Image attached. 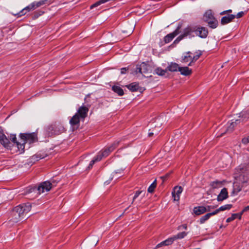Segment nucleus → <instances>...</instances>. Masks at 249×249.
Here are the masks:
<instances>
[{
	"label": "nucleus",
	"mask_w": 249,
	"mask_h": 249,
	"mask_svg": "<svg viewBox=\"0 0 249 249\" xmlns=\"http://www.w3.org/2000/svg\"><path fill=\"white\" fill-rule=\"evenodd\" d=\"M32 206L30 203L20 204L14 208L10 213L9 220L4 223L8 227H12L26 217V214L31 210Z\"/></svg>",
	"instance_id": "1"
},
{
	"label": "nucleus",
	"mask_w": 249,
	"mask_h": 249,
	"mask_svg": "<svg viewBox=\"0 0 249 249\" xmlns=\"http://www.w3.org/2000/svg\"><path fill=\"white\" fill-rule=\"evenodd\" d=\"M249 179V163L240 165L234 170V195L241 190L242 184Z\"/></svg>",
	"instance_id": "2"
},
{
	"label": "nucleus",
	"mask_w": 249,
	"mask_h": 249,
	"mask_svg": "<svg viewBox=\"0 0 249 249\" xmlns=\"http://www.w3.org/2000/svg\"><path fill=\"white\" fill-rule=\"evenodd\" d=\"M54 185L50 181H46L40 183V184L36 188V187H27L24 193V195H30L33 194L30 197L35 198L38 195L44 192L45 191H49L53 187Z\"/></svg>",
	"instance_id": "3"
},
{
	"label": "nucleus",
	"mask_w": 249,
	"mask_h": 249,
	"mask_svg": "<svg viewBox=\"0 0 249 249\" xmlns=\"http://www.w3.org/2000/svg\"><path fill=\"white\" fill-rule=\"evenodd\" d=\"M63 127L56 124H52L45 128L46 134L48 136H51L53 135H58L63 130Z\"/></svg>",
	"instance_id": "4"
},
{
	"label": "nucleus",
	"mask_w": 249,
	"mask_h": 249,
	"mask_svg": "<svg viewBox=\"0 0 249 249\" xmlns=\"http://www.w3.org/2000/svg\"><path fill=\"white\" fill-rule=\"evenodd\" d=\"M120 141H116L110 146L105 147L103 150L101 151L97 155L101 157V160L103 158L107 157L110 153L112 152L119 144Z\"/></svg>",
	"instance_id": "5"
},
{
	"label": "nucleus",
	"mask_w": 249,
	"mask_h": 249,
	"mask_svg": "<svg viewBox=\"0 0 249 249\" xmlns=\"http://www.w3.org/2000/svg\"><path fill=\"white\" fill-rule=\"evenodd\" d=\"M20 138L24 143H33L37 141V135L36 133H20Z\"/></svg>",
	"instance_id": "6"
},
{
	"label": "nucleus",
	"mask_w": 249,
	"mask_h": 249,
	"mask_svg": "<svg viewBox=\"0 0 249 249\" xmlns=\"http://www.w3.org/2000/svg\"><path fill=\"white\" fill-rule=\"evenodd\" d=\"M194 26L186 27L184 29L182 34L178 37L174 41V43H178L183 37L191 35L192 33L194 32Z\"/></svg>",
	"instance_id": "7"
},
{
	"label": "nucleus",
	"mask_w": 249,
	"mask_h": 249,
	"mask_svg": "<svg viewBox=\"0 0 249 249\" xmlns=\"http://www.w3.org/2000/svg\"><path fill=\"white\" fill-rule=\"evenodd\" d=\"M194 32L196 35L201 38H206L208 34V30L205 27L194 26Z\"/></svg>",
	"instance_id": "8"
},
{
	"label": "nucleus",
	"mask_w": 249,
	"mask_h": 249,
	"mask_svg": "<svg viewBox=\"0 0 249 249\" xmlns=\"http://www.w3.org/2000/svg\"><path fill=\"white\" fill-rule=\"evenodd\" d=\"M148 67H149L145 63L143 62L139 65H137L135 72L136 74L141 73L144 75L145 73L148 72Z\"/></svg>",
	"instance_id": "9"
},
{
	"label": "nucleus",
	"mask_w": 249,
	"mask_h": 249,
	"mask_svg": "<svg viewBox=\"0 0 249 249\" xmlns=\"http://www.w3.org/2000/svg\"><path fill=\"white\" fill-rule=\"evenodd\" d=\"M35 10V6L33 2L31 3L29 5L25 7L24 8L22 9L18 13L16 14L13 13L12 14L14 16H17L18 17H21L22 16L25 15L27 12H30Z\"/></svg>",
	"instance_id": "10"
},
{
	"label": "nucleus",
	"mask_w": 249,
	"mask_h": 249,
	"mask_svg": "<svg viewBox=\"0 0 249 249\" xmlns=\"http://www.w3.org/2000/svg\"><path fill=\"white\" fill-rule=\"evenodd\" d=\"M0 143L7 148L11 147V142L9 140L2 131H0Z\"/></svg>",
	"instance_id": "11"
},
{
	"label": "nucleus",
	"mask_w": 249,
	"mask_h": 249,
	"mask_svg": "<svg viewBox=\"0 0 249 249\" xmlns=\"http://www.w3.org/2000/svg\"><path fill=\"white\" fill-rule=\"evenodd\" d=\"M183 191L181 186H176L174 187V191L172 192V196L174 201H178L180 198V195Z\"/></svg>",
	"instance_id": "12"
},
{
	"label": "nucleus",
	"mask_w": 249,
	"mask_h": 249,
	"mask_svg": "<svg viewBox=\"0 0 249 249\" xmlns=\"http://www.w3.org/2000/svg\"><path fill=\"white\" fill-rule=\"evenodd\" d=\"M89 111V108L85 106H82L79 108L76 114H77L82 119L86 117Z\"/></svg>",
	"instance_id": "13"
},
{
	"label": "nucleus",
	"mask_w": 249,
	"mask_h": 249,
	"mask_svg": "<svg viewBox=\"0 0 249 249\" xmlns=\"http://www.w3.org/2000/svg\"><path fill=\"white\" fill-rule=\"evenodd\" d=\"M53 1V0H40L38 1H35L33 2L36 9L44 5H50Z\"/></svg>",
	"instance_id": "14"
},
{
	"label": "nucleus",
	"mask_w": 249,
	"mask_h": 249,
	"mask_svg": "<svg viewBox=\"0 0 249 249\" xmlns=\"http://www.w3.org/2000/svg\"><path fill=\"white\" fill-rule=\"evenodd\" d=\"M228 197V193L227 189L224 188L221 190L219 194L218 195L217 199L218 201H222L227 198Z\"/></svg>",
	"instance_id": "15"
},
{
	"label": "nucleus",
	"mask_w": 249,
	"mask_h": 249,
	"mask_svg": "<svg viewBox=\"0 0 249 249\" xmlns=\"http://www.w3.org/2000/svg\"><path fill=\"white\" fill-rule=\"evenodd\" d=\"M192 53L190 52L184 53L181 56V62L184 63L189 62L190 63L192 59Z\"/></svg>",
	"instance_id": "16"
},
{
	"label": "nucleus",
	"mask_w": 249,
	"mask_h": 249,
	"mask_svg": "<svg viewBox=\"0 0 249 249\" xmlns=\"http://www.w3.org/2000/svg\"><path fill=\"white\" fill-rule=\"evenodd\" d=\"M178 29H179V28H178L177 30H176L174 32L168 34L167 35H166L164 37V42L166 43H169L170 41H171L173 40V39L176 36H177L178 35Z\"/></svg>",
	"instance_id": "17"
},
{
	"label": "nucleus",
	"mask_w": 249,
	"mask_h": 249,
	"mask_svg": "<svg viewBox=\"0 0 249 249\" xmlns=\"http://www.w3.org/2000/svg\"><path fill=\"white\" fill-rule=\"evenodd\" d=\"M80 119L81 118L75 114L70 120V123L72 126H76L77 127L79 125Z\"/></svg>",
	"instance_id": "18"
},
{
	"label": "nucleus",
	"mask_w": 249,
	"mask_h": 249,
	"mask_svg": "<svg viewBox=\"0 0 249 249\" xmlns=\"http://www.w3.org/2000/svg\"><path fill=\"white\" fill-rule=\"evenodd\" d=\"M193 212L196 215H199L206 213V209L203 206L195 207L193 209Z\"/></svg>",
	"instance_id": "19"
},
{
	"label": "nucleus",
	"mask_w": 249,
	"mask_h": 249,
	"mask_svg": "<svg viewBox=\"0 0 249 249\" xmlns=\"http://www.w3.org/2000/svg\"><path fill=\"white\" fill-rule=\"evenodd\" d=\"M179 68L177 63L172 62L167 67L166 70L171 72L179 71Z\"/></svg>",
	"instance_id": "20"
},
{
	"label": "nucleus",
	"mask_w": 249,
	"mask_h": 249,
	"mask_svg": "<svg viewBox=\"0 0 249 249\" xmlns=\"http://www.w3.org/2000/svg\"><path fill=\"white\" fill-rule=\"evenodd\" d=\"M175 240V239H174V236L169 238L168 239H167L161 242L160 244H158L156 246V248H160L163 245L168 246V245H171Z\"/></svg>",
	"instance_id": "21"
},
{
	"label": "nucleus",
	"mask_w": 249,
	"mask_h": 249,
	"mask_svg": "<svg viewBox=\"0 0 249 249\" xmlns=\"http://www.w3.org/2000/svg\"><path fill=\"white\" fill-rule=\"evenodd\" d=\"M179 71L180 74L184 76L190 75L192 72V70L190 69L188 67H180Z\"/></svg>",
	"instance_id": "22"
},
{
	"label": "nucleus",
	"mask_w": 249,
	"mask_h": 249,
	"mask_svg": "<svg viewBox=\"0 0 249 249\" xmlns=\"http://www.w3.org/2000/svg\"><path fill=\"white\" fill-rule=\"evenodd\" d=\"M233 19V15H228L221 18V23L222 25H224L231 22Z\"/></svg>",
	"instance_id": "23"
},
{
	"label": "nucleus",
	"mask_w": 249,
	"mask_h": 249,
	"mask_svg": "<svg viewBox=\"0 0 249 249\" xmlns=\"http://www.w3.org/2000/svg\"><path fill=\"white\" fill-rule=\"evenodd\" d=\"M214 17L213 16V14L212 11L211 10H207L204 14L203 16V19L205 21L207 20H212V19H213Z\"/></svg>",
	"instance_id": "24"
},
{
	"label": "nucleus",
	"mask_w": 249,
	"mask_h": 249,
	"mask_svg": "<svg viewBox=\"0 0 249 249\" xmlns=\"http://www.w3.org/2000/svg\"><path fill=\"white\" fill-rule=\"evenodd\" d=\"M206 22L208 23L210 27L213 29L216 28L218 24L217 20L215 18H213V19L207 20Z\"/></svg>",
	"instance_id": "25"
},
{
	"label": "nucleus",
	"mask_w": 249,
	"mask_h": 249,
	"mask_svg": "<svg viewBox=\"0 0 249 249\" xmlns=\"http://www.w3.org/2000/svg\"><path fill=\"white\" fill-rule=\"evenodd\" d=\"M202 55V52L200 51H198L196 52V55L192 56V61L189 63L188 66H191L192 64L195 63L196 60H197L200 56Z\"/></svg>",
	"instance_id": "26"
},
{
	"label": "nucleus",
	"mask_w": 249,
	"mask_h": 249,
	"mask_svg": "<svg viewBox=\"0 0 249 249\" xmlns=\"http://www.w3.org/2000/svg\"><path fill=\"white\" fill-rule=\"evenodd\" d=\"M202 55V52L200 51H198L196 52V55L192 56V61L189 63L188 66H191L192 64L195 63L196 60H197L200 56Z\"/></svg>",
	"instance_id": "27"
},
{
	"label": "nucleus",
	"mask_w": 249,
	"mask_h": 249,
	"mask_svg": "<svg viewBox=\"0 0 249 249\" xmlns=\"http://www.w3.org/2000/svg\"><path fill=\"white\" fill-rule=\"evenodd\" d=\"M202 55V52L200 51H198L196 52V55L192 56V61L189 63L188 66H191L192 64L195 63L196 60H197L200 56Z\"/></svg>",
	"instance_id": "28"
},
{
	"label": "nucleus",
	"mask_w": 249,
	"mask_h": 249,
	"mask_svg": "<svg viewBox=\"0 0 249 249\" xmlns=\"http://www.w3.org/2000/svg\"><path fill=\"white\" fill-rule=\"evenodd\" d=\"M112 90L115 93H117L119 96H122L124 95V92L123 89L119 86H113L112 87Z\"/></svg>",
	"instance_id": "29"
},
{
	"label": "nucleus",
	"mask_w": 249,
	"mask_h": 249,
	"mask_svg": "<svg viewBox=\"0 0 249 249\" xmlns=\"http://www.w3.org/2000/svg\"><path fill=\"white\" fill-rule=\"evenodd\" d=\"M126 87L131 91H136L138 90L139 84L136 83H132L126 86Z\"/></svg>",
	"instance_id": "30"
},
{
	"label": "nucleus",
	"mask_w": 249,
	"mask_h": 249,
	"mask_svg": "<svg viewBox=\"0 0 249 249\" xmlns=\"http://www.w3.org/2000/svg\"><path fill=\"white\" fill-rule=\"evenodd\" d=\"M248 211H249V206H248L244 208L240 212H239L238 213H234V219H236V218H237L238 219H241V216H242V215L243 214V213L244 212H247Z\"/></svg>",
	"instance_id": "31"
},
{
	"label": "nucleus",
	"mask_w": 249,
	"mask_h": 249,
	"mask_svg": "<svg viewBox=\"0 0 249 249\" xmlns=\"http://www.w3.org/2000/svg\"><path fill=\"white\" fill-rule=\"evenodd\" d=\"M101 160V157H99V156H96L94 158V159L91 160L88 167V169H90L92 168L93 165L96 162L99 161Z\"/></svg>",
	"instance_id": "32"
},
{
	"label": "nucleus",
	"mask_w": 249,
	"mask_h": 249,
	"mask_svg": "<svg viewBox=\"0 0 249 249\" xmlns=\"http://www.w3.org/2000/svg\"><path fill=\"white\" fill-rule=\"evenodd\" d=\"M239 117L241 118L240 119H236L234 121V124H239L241 121H243L247 117L246 116V112L242 111L241 113H239Z\"/></svg>",
	"instance_id": "33"
},
{
	"label": "nucleus",
	"mask_w": 249,
	"mask_h": 249,
	"mask_svg": "<svg viewBox=\"0 0 249 249\" xmlns=\"http://www.w3.org/2000/svg\"><path fill=\"white\" fill-rule=\"evenodd\" d=\"M211 186L213 189L220 188L222 186V182L217 180L214 181L211 183Z\"/></svg>",
	"instance_id": "34"
},
{
	"label": "nucleus",
	"mask_w": 249,
	"mask_h": 249,
	"mask_svg": "<svg viewBox=\"0 0 249 249\" xmlns=\"http://www.w3.org/2000/svg\"><path fill=\"white\" fill-rule=\"evenodd\" d=\"M232 123H231L230 125L226 129V131L224 132H221L220 134L217 135V137H222L226 132L228 133H232L233 131V126H232Z\"/></svg>",
	"instance_id": "35"
},
{
	"label": "nucleus",
	"mask_w": 249,
	"mask_h": 249,
	"mask_svg": "<svg viewBox=\"0 0 249 249\" xmlns=\"http://www.w3.org/2000/svg\"><path fill=\"white\" fill-rule=\"evenodd\" d=\"M157 186V181L156 179H155L153 182L149 186L147 189V191L148 193H152L154 191L155 189L156 188Z\"/></svg>",
	"instance_id": "36"
},
{
	"label": "nucleus",
	"mask_w": 249,
	"mask_h": 249,
	"mask_svg": "<svg viewBox=\"0 0 249 249\" xmlns=\"http://www.w3.org/2000/svg\"><path fill=\"white\" fill-rule=\"evenodd\" d=\"M167 71V70L166 69V70H164L160 68H158L155 69V71L157 74L160 76H163L165 75Z\"/></svg>",
	"instance_id": "37"
},
{
	"label": "nucleus",
	"mask_w": 249,
	"mask_h": 249,
	"mask_svg": "<svg viewBox=\"0 0 249 249\" xmlns=\"http://www.w3.org/2000/svg\"><path fill=\"white\" fill-rule=\"evenodd\" d=\"M109 0H100L95 3L93 4L90 6V9H93L94 7H96L99 5H100L102 4L105 3L107 1H108Z\"/></svg>",
	"instance_id": "38"
},
{
	"label": "nucleus",
	"mask_w": 249,
	"mask_h": 249,
	"mask_svg": "<svg viewBox=\"0 0 249 249\" xmlns=\"http://www.w3.org/2000/svg\"><path fill=\"white\" fill-rule=\"evenodd\" d=\"M187 234V232H186L185 231L181 232L178 233L177 235H174V239L175 240L178 239H182L185 236H186Z\"/></svg>",
	"instance_id": "39"
},
{
	"label": "nucleus",
	"mask_w": 249,
	"mask_h": 249,
	"mask_svg": "<svg viewBox=\"0 0 249 249\" xmlns=\"http://www.w3.org/2000/svg\"><path fill=\"white\" fill-rule=\"evenodd\" d=\"M231 208H232V205L226 204V205H223V206H221L220 207H219L218 208V210H219V212H220V211H225L226 210H230Z\"/></svg>",
	"instance_id": "40"
},
{
	"label": "nucleus",
	"mask_w": 249,
	"mask_h": 249,
	"mask_svg": "<svg viewBox=\"0 0 249 249\" xmlns=\"http://www.w3.org/2000/svg\"><path fill=\"white\" fill-rule=\"evenodd\" d=\"M210 216L208 214V213H207L206 214L203 215L200 218L199 223L200 224H203L206 221L208 220L210 218Z\"/></svg>",
	"instance_id": "41"
},
{
	"label": "nucleus",
	"mask_w": 249,
	"mask_h": 249,
	"mask_svg": "<svg viewBox=\"0 0 249 249\" xmlns=\"http://www.w3.org/2000/svg\"><path fill=\"white\" fill-rule=\"evenodd\" d=\"M156 127H157V126H156L155 129L154 130H153V132H149L148 136L149 137L153 136L154 134H155L156 135H157L158 134V132L160 130V126L158 127L157 129H156Z\"/></svg>",
	"instance_id": "42"
},
{
	"label": "nucleus",
	"mask_w": 249,
	"mask_h": 249,
	"mask_svg": "<svg viewBox=\"0 0 249 249\" xmlns=\"http://www.w3.org/2000/svg\"><path fill=\"white\" fill-rule=\"evenodd\" d=\"M25 143H20L18 142L16 144L17 145V147H18V150L20 151H21V152H23L24 151V144Z\"/></svg>",
	"instance_id": "43"
},
{
	"label": "nucleus",
	"mask_w": 249,
	"mask_h": 249,
	"mask_svg": "<svg viewBox=\"0 0 249 249\" xmlns=\"http://www.w3.org/2000/svg\"><path fill=\"white\" fill-rule=\"evenodd\" d=\"M10 140L14 143H17L18 142L17 141V137L16 134L10 135Z\"/></svg>",
	"instance_id": "44"
},
{
	"label": "nucleus",
	"mask_w": 249,
	"mask_h": 249,
	"mask_svg": "<svg viewBox=\"0 0 249 249\" xmlns=\"http://www.w3.org/2000/svg\"><path fill=\"white\" fill-rule=\"evenodd\" d=\"M142 191H137L136 192V193L134 195V196L133 198L132 203H133L134 200L140 195V194H141L142 193Z\"/></svg>",
	"instance_id": "45"
},
{
	"label": "nucleus",
	"mask_w": 249,
	"mask_h": 249,
	"mask_svg": "<svg viewBox=\"0 0 249 249\" xmlns=\"http://www.w3.org/2000/svg\"><path fill=\"white\" fill-rule=\"evenodd\" d=\"M246 11H241L238 13L236 15H234V18H237L242 17L245 14Z\"/></svg>",
	"instance_id": "46"
},
{
	"label": "nucleus",
	"mask_w": 249,
	"mask_h": 249,
	"mask_svg": "<svg viewBox=\"0 0 249 249\" xmlns=\"http://www.w3.org/2000/svg\"><path fill=\"white\" fill-rule=\"evenodd\" d=\"M123 171H124V169H118V170H116V171H115L114 172H113L112 173V175L113 177H114V176L117 174L122 175L123 173Z\"/></svg>",
	"instance_id": "47"
},
{
	"label": "nucleus",
	"mask_w": 249,
	"mask_h": 249,
	"mask_svg": "<svg viewBox=\"0 0 249 249\" xmlns=\"http://www.w3.org/2000/svg\"><path fill=\"white\" fill-rule=\"evenodd\" d=\"M215 207L214 206H210V205H208V206L205 207V208L206 209V212H210L212 209H214Z\"/></svg>",
	"instance_id": "48"
},
{
	"label": "nucleus",
	"mask_w": 249,
	"mask_h": 249,
	"mask_svg": "<svg viewBox=\"0 0 249 249\" xmlns=\"http://www.w3.org/2000/svg\"><path fill=\"white\" fill-rule=\"evenodd\" d=\"M219 212V211L218 209H217L212 213H208V214L211 217V216H213V215L217 214Z\"/></svg>",
	"instance_id": "49"
},
{
	"label": "nucleus",
	"mask_w": 249,
	"mask_h": 249,
	"mask_svg": "<svg viewBox=\"0 0 249 249\" xmlns=\"http://www.w3.org/2000/svg\"><path fill=\"white\" fill-rule=\"evenodd\" d=\"M242 142L244 144H247L249 142V136L247 138H244L242 139Z\"/></svg>",
	"instance_id": "50"
},
{
	"label": "nucleus",
	"mask_w": 249,
	"mask_h": 249,
	"mask_svg": "<svg viewBox=\"0 0 249 249\" xmlns=\"http://www.w3.org/2000/svg\"><path fill=\"white\" fill-rule=\"evenodd\" d=\"M169 174H167L165 176L160 177V178L162 179L163 181H164L169 177Z\"/></svg>",
	"instance_id": "51"
},
{
	"label": "nucleus",
	"mask_w": 249,
	"mask_h": 249,
	"mask_svg": "<svg viewBox=\"0 0 249 249\" xmlns=\"http://www.w3.org/2000/svg\"><path fill=\"white\" fill-rule=\"evenodd\" d=\"M128 70V68H123L121 69V74H124L126 71Z\"/></svg>",
	"instance_id": "52"
},
{
	"label": "nucleus",
	"mask_w": 249,
	"mask_h": 249,
	"mask_svg": "<svg viewBox=\"0 0 249 249\" xmlns=\"http://www.w3.org/2000/svg\"><path fill=\"white\" fill-rule=\"evenodd\" d=\"M231 12H232V10L230 9V10H226V11H223V12H221L220 13V14L222 15L226 14L227 13H231Z\"/></svg>",
	"instance_id": "53"
},
{
	"label": "nucleus",
	"mask_w": 249,
	"mask_h": 249,
	"mask_svg": "<svg viewBox=\"0 0 249 249\" xmlns=\"http://www.w3.org/2000/svg\"><path fill=\"white\" fill-rule=\"evenodd\" d=\"M181 228H182L183 229H185V230H186V229H187V224H183V225H182L179 226L178 227V230H180V229H181Z\"/></svg>",
	"instance_id": "54"
},
{
	"label": "nucleus",
	"mask_w": 249,
	"mask_h": 249,
	"mask_svg": "<svg viewBox=\"0 0 249 249\" xmlns=\"http://www.w3.org/2000/svg\"><path fill=\"white\" fill-rule=\"evenodd\" d=\"M232 220H233V214H232L231 216L227 219L226 221L229 222L232 221Z\"/></svg>",
	"instance_id": "55"
},
{
	"label": "nucleus",
	"mask_w": 249,
	"mask_h": 249,
	"mask_svg": "<svg viewBox=\"0 0 249 249\" xmlns=\"http://www.w3.org/2000/svg\"><path fill=\"white\" fill-rule=\"evenodd\" d=\"M113 177H112L111 178H110V180L109 181H106L105 182V184L106 185H108L110 183V181L111 180L113 179Z\"/></svg>",
	"instance_id": "56"
},
{
	"label": "nucleus",
	"mask_w": 249,
	"mask_h": 249,
	"mask_svg": "<svg viewBox=\"0 0 249 249\" xmlns=\"http://www.w3.org/2000/svg\"><path fill=\"white\" fill-rule=\"evenodd\" d=\"M36 157L37 158V160H38V155H36ZM42 158H43V157H41V156L38 157L39 159H42Z\"/></svg>",
	"instance_id": "57"
},
{
	"label": "nucleus",
	"mask_w": 249,
	"mask_h": 249,
	"mask_svg": "<svg viewBox=\"0 0 249 249\" xmlns=\"http://www.w3.org/2000/svg\"><path fill=\"white\" fill-rule=\"evenodd\" d=\"M120 177V176H117L116 177H117V178H119Z\"/></svg>",
	"instance_id": "58"
}]
</instances>
